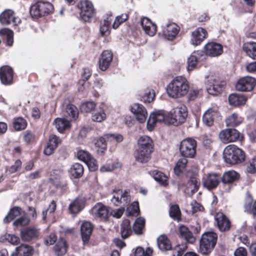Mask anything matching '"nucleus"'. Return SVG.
Segmentation results:
<instances>
[{"label":"nucleus","instance_id":"1","mask_svg":"<svg viewBox=\"0 0 256 256\" xmlns=\"http://www.w3.org/2000/svg\"><path fill=\"white\" fill-rule=\"evenodd\" d=\"M190 90L189 82L181 76L175 77L168 85V94L172 98H180L186 96Z\"/></svg>","mask_w":256,"mask_h":256},{"label":"nucleus","instance_id":"2","mask_svg":"<svg viewBox=\"0 0 256 256\" xmlns=\"http://www.w3.org/2000/svg\"><path fill=\"white\" fill-rule=\"evenodd\" d=\"M54 10V7L51 3L38 0L31 5L30 14L33 20H38L52 14Z\"/></svg>","mask_w":256,"mask_h":256},{"label":"nucleus","instance_id":"3","mask_svg":"<svg viewBox=\"0 0 256 256\" xmlns=\"http://www.w3.org/2000/svg\"><path fill=\"white\" fill-rule=\"evenodd\" d=\"M223 158L227 164H236L244 160V153L236 146L229 145L224 150Z\"/></svg>","mask_w":256,"mask_h":256},{"label":"nucleus","instance_id":"4","mask_svg":"<svg viewBox=\"0 0 256 256\" xmlns=\"http://www.w3.org/2000/svg\"><path fill=\"white\" fill-rule=\"evenodd\" d=\"M217 234L214 232L204 234L200 242V252L202 254H208L214 249L217 240Z\"/></svg>","mask_w":256,"mask_h":256},{"label":"nucleus","instance_id":"5","mask_svg":"<svg viewBox=\"0 0 256 256\" xmlns=\"http://www.w3.org/2000/svg\"><path fill=\"white\" fill-rule=\"evenodd\" d=\"M196 141L191 138L182 140L180 144V150L181 154L185 158L194 157L196 154Z\"/></svg>","mask_w":256,"mask_h":256},{"label":"nucleus","instance_id":"6","mask_svg":"<svg viewBox=\"0 0 256 256\" xmlns=\"http://www.w3.org/2000/svg\"><path fill=\"white\" fill-rule=\"evenodd\" d=\"M80 10V16L86 22H90L94 16L95 10L92 2L88 0H81L78 4Z\"/></svg>","mask_w":256,"mask_h":256},{"label":"nucleus","instance_id":"7","mask_svg":"<svg viewBox=\"0 0 256 256\" xmlns=\"http://www.w3.org/2000/svg\"><path fill=\"white\" fill-rule=\"evenodd\" d=\"M170 124L175 126L184 123L188 116V112L185 106L176 107L170 112Z\"/></svg>","mask_w":256,"mask_h":256},{"label":"nucleus","instance_id":"8","mask_svg":"<svg viewBox=\"0 0 256 256\" xmlns=\"http://www.w3.org/2000/svg\"><path fill=\"white\" fill-rule=\"evenodd\" d=\"M112 194L111 201L116 206L122 204L124 206L130 201V195L126 190H113Z\"/></svg>","mask_w":256,"mask_h":256},{"label":"nucleus","instance_id":"9","mask_svg":"<svg viewBox=\"0 0 256 256\" xmlns=\"http://www.w3.org/2000/svg\"><path fill=\"white\" fill-rule=\"evenodd\" d=\"M256 84V80L254 78L248 76H244L238 81L236 88L239 91L250 92L253 90Z\"/></svg>","mask_w":256,"mask_h":256},{"label":"nucleus","instance_id":"10","mask_svg":"<svg viewBox=\"0 0 256 256\" xmlns=\"http://www.w3.org/2000/svg\"><path fill=\"white\" fill-rule=\"evenodd\" d=\"M110 208L102 203L96 204L92 208V213L96 217L106 220L110 216Z\"/></svg>","mask_w":256,"mask_h":256},{"label":"nucleus","instance_id":"11","mask_svg":"<svg viewBox=\"0 0 256 256\" xmlns=\"http://www.w3.org/2000/svg\"><path fill=\"white\" fill-rule=\"evenodd\" d=\"M238 138L239 132L236 129H225L222 130L219 134L220 141L224 144L234 142Z\"/></svg>","mask_w":256,"mask_h":256},{"label":"nucleus","instance_id":"12","mask_svg":"<svg viewBox=\"0 0 256 256\" xmlns=\"http://www.w3.org/2000/svg\"><path fill=\"white\" fill-rule=\"evenodd\" d=\"M131 112L134 114L136 119L140 123L146 120L148 112L145 108L140 104H134L131 106Z\"/></svg>","mask_w":256,"mask_h":256},{"label":"nucleus","instance_id":"13","mask_svg":"<svg viewBox=\"0 0 256 256\" xmlns=\"http://www.w3.org/2000/svg\"><path fill=\"white\" fill-rule=\"evenodd\" d=\"M208 78L206 89L208 93L212 95H216L220 93L223 86L220 84L219 81L212 76H208Z\"/></svg>","mask_w":256,"mask_h":256},{"label":"nucleus","instance_id":"14","mask_svg":"<svg viewBox=\"0 0 256 256\" xmlns=\"http://www.w3.org/2000/svg\"><path fill=\"white\" fill-rule=\"evenodd\" d=\"M191 43L196 46H199L208 36L207 31L204 28L199 27L192 32Z\"/></svg>","mask_w":256,"mask_h":256},{"label":"nucleus","instance_id":"15","mask_svg":"<svg viewBox=\"0 0 256 256\" xmlns=\"http://www.w3.org/2000/svg\"><path fill=\"white\" fill-rule=\"evenodd\" d=\"M14 72L9 66H5L0 68V79L4 85L11 84L13 82Z\"/></svg>","mask_w":256,"mask_h":256},{"label":"nucleus","instance_id":"16","mask_svg":"<svg viewBox=\"0 0 256 256\" xmlns=\"http://www.w3.org/2000/svg\"><path fill=\"white\" fill-rule=\"evenodd\" d=\"M218 108L216 106H213L208 108L204 114L202 121L206 126H210L213 125L214 120L218 115Z\"/></svg>","mask_w":256,"mask_h":256},{"label":"nucleus","instance_id":"17","mask_svg":"<svg viewBox=\"0 0 256 256\" xmlns=\"http://www.w3.org/2000/svg\"><path fill=\"white\" fill-rule=\"evenodd\" d=\"M214 219L216 225L221 232L228 231L230 228V222L223 213L219 212L216 214Z\"/></svg>","mask_w":256,"mask_h":256},{"label":"nucleus","instance_id":"18","mask_svg":"<svg viewBox=\"0 0 256 256\" xmlns=\"http://www.w3.org/2000/svg\"><path fill=\"white\" fill-rule=\"evenodd\" d=\"M112 57V53L110 50L102 52L99 59V68L102 70L104 71L110 66Z\"/></svg>","mask_w":256,"mask_h":256},{"label":"nucleus","instance_id":"19","mask_svg":"<svg viewBox=\"0 0 256 256\" xmlns=\"http://www.w3.org/2000/svg\"><path fill=\"white\" fill-rule=\"evenodd\" d=\"M220 176L215 173L208 174L203 182V185L208 189L216 188L220 180Z\"/></svg>","mask_w":256,"mask_h":256},{"label":"nucleus","instance_id":"20","mask_svg":"<svg viewBox=\"0 0 256 256\" xmlns=\"http://www.w3.org/2000/svg\"><path fill=\"white\" fill-rule=\"evenodd\" d=\"M39 234L38 230L34 227H30L20 232V236L24 242H29L36 238Z\"/></svg>","mask_w":256,"mask_h":256},{"label":"nucleus","instance_id":"21","mask_svg":"<svg viewBox=\"0 0 256 256\" xmlns=\"http://www.w3.org/2000/svg\"><path fill=\"white\" fill-rule=\"evenodd\" d=\"M180 30V26L175 23H172L167 25L163 33L166 38L168 40H172L175 38Z\"/></svg>","mask_w":256,"mask_h":256},{"label":"nucleus","instance_id":"22","mask_svg":"<svg viewBox=\"0 0 256 256\" xmlns=\"http://www.w3.org/2000/svg\"><path fill=\"white\" fill-rule=\"evenodd\" d=\"M203 56L200 50L194 51L188 58L187 62V70L191 71L196 68L198 62L200 60V58Z\"/></svg>","mask_w":256,"mask_h":256},{"label":"nucleus","instance_id":"23","mask_svg":"<svg viewBox=\"0 0 256 256\" xmlns=\"http://www.w3.org/2000/svg\"><path fill=\"white\" fill-rule=\"evenodd\" d=\"M60 142V140L55 135H50L46 148L44 150V154L50 156L52 154L58 144Z\"/></svg>","mask_w":256,"mask_h":256},{"label":"nucleus","instance_id":"24","mask_svg":"<svg viewBox=\"0 0 256 256\" xmlns=\"http://www.w3.org/2000/svg\"><path fill=\"white\" fill-rule=\"evenodd\" d=\"M138 148L148 150L152 152L153 142L152 138L147 136H142L138 140Z\"/></svg>","mask_w":256,"mask_h":256},{"label":"nucleus","instance_id":"25","mask_svg":"<svg viewBox=\"0 0 256 256\" xmlns=\"http://www.w3.org/2000/svg\"><path fill=\"white\" fill-rule=\"evenodd\" d=\"M200 186V182H198L195 177H192L186 184L184 192L192 196L198 191Z\"/></svg>","mask_w":256,"mask_h":256},{"label":"nucleus","instance_id":"26","mask_svg":"<svg viewBox=\"0 0 256 256\" xmlns=\"http://www.w3.org/2000/svg\"><path fill=\"white\" fill-rule=\"evenodd\" d=\"M92 230V224L88 222H84L81 226V235L82 240L84 244H86L89 241Z\"/></svg>","mask_w":256,"mask_h":256},{"label":"nucleus","instance_id":"27","mask_svg":"<svg viewBox=\"0 0 256 256\" xmlns=\"http://www.w3.org/2000/svg\"><path fill=\"white\" fill-rule=\"evenodd\" d=\"M247 98L243 95L237 94H231L228 97V102L230 105L239 106L246 104Z\"/></svg>","mask_w":256,"mask_h":256},{"label":"nucleus","instance_id":"28","mask_svg":"<svg viewBox=\"0 0 256 256\" xmlns=\"http://www.w3.org/2000/svg\"><path fill=\"white\" fill-rule=\"evenodd\" d=\"M152 152L138 148L135 154L136 160L140 163L147 162L150 158Z\"/></svg>","mask_w":256,"mask_h":256},{"label":"nucleus","instance_id":"29","mask_svg":"<svg viewBox=\"0 0 256 256\" xmlns=\"http://www.w3.org/2000/svg\"><path fill=\"white\" fill-rule=\"evenodd\" d=\"M0 22L3 24H8L14 22V12L10 10H4L0 14Z\"/></svg>","mask_w":256,"mask_h":256},{"label":"nucleus","instance_id":"30","mask_svg":"<svg viewBox=\"0 0 256 256\" xmlns=\"http://www.w3.org/2000/svg\"><path fill=\"white\" fill-rule=\"evenodd\" d=\"M243 121V118L238 114L234 113L230 114L226 120L228 126L234 127L240 124Z\"/></svg>","mask_w":256,"mask_h":256},{"label":"nucleus","instance_id":"31","mask_svg":"<svg viewBox=\"0 0 256 256\" xmlns=\"http://www.w3.org/2000/svg\"><path fill=\"white\" fill-rule=\"evenodd\" d=\"M239 176V174L236 171L229 170L223 174L222 180L224 184H230L238 180Z\"/></svg>","mask_w":256,"mask_h":256},{"label":"nucleus","instance_id":"32","mask_svg":"<svg viewBox=\"0 0 256 256\" xmlns=\"http://www.w3.org/2000/svg\"><path fill=\"white\" fill-rule=\"evenodd\" d=\"M24 212L19 207H14L12 209L8 215L4 218L5 222H9L14 218H18Z\"/></svg>","mask_w":256,"mask_h":256},{"label":"nucleus","instance_id":"33","mask_svg":"<svg viewBox=\"0 0 256 256\" xmlns=\"http://www.w3.org/2000/svg\"><path fill=\"white\" fill-rule=\"evenodd\" d=\"M157 244L158 248L162 250H168L171 249L170 242L165 235H160L158 238Z\"/></svg>","mask_w":256,"mask_h":256},{"label":"nucleus","instance_id":"34","mask_svg":"<svg viewBox=\"0 0 256 256\" xmlns=\"http://www.w3.org/2000/svg\"><path fill=\"white\" fill-rule=\"evenodd\" d=\"M54 250L58 256L64 255L67 251L66 240L60 238L54 246Z\"/></svg>","mask_w":256,"mask_h":256},{"label":"nucleus","instance_id":"35","mask_svg":"<svg viewBox=\"0 0 256 256\" xmlns=\"http://www.w3.org/2000/svg\"><path fill=\"white\" fill-rule=\"evenodd\" d=\"M179 232L181 236L186 242L190 243L194 242L195 238L187 227L184 226H180L179 228Z\"/></svg>","mask_w":256,"mask_h":256},{"label":"nucleus","instance_id":"36","mask_svg":"<svg viewBox=\"0 0 256 256\" xmlns=\"http://www.w3.org/2000/svg\"><path fill=\"white\" fill-rule=\"evenodd\" d=\"M132 233L130 226V221L128 220H124L120 226V234L122 238H128Z\"/></svg>","mask_w":256,"mask_h":256},{"label":"nucleus","instance_id":"37","mask_svg":"<svg viewBox=\"0 0 256 256\" xmlns=\"http://www.w3.org/2000/svg\"><path fill=\"white\" fill-rule=\"evenodd\" d=\"M84 202L82 199L76 198L69 206V209L71 213L75 214L78 213L84 208Z\"/></svg>","mask_w":256,"mask_h":256},{"label":"nucleus","instance_id":"38","mask_svg":"<svg viewBox=\"0 0 256 256\" xmlns=\"http://www.w3.org/2000/svg\"><path fill=\"white\" fill-rule=\"evenodd\" d=\"M54 124L60 132H63L70 126L69 121L64 118H56L54 120Z\"/></svg>","mask_w":256,"mask_h":256},{"label":"nucleus","instance_id":"39","mask_svg":"<svg viewBox=\"0 0 256 256\" xmlns=\"http://www.w3.org/2000/svg\"><path fill=\"white\" fill-rule=\"evenodd\" d=\"M152 175L155 180L157 181L161 185L166 186L168 184V178L167 176L162 172L154 170L152 172Z\"/></svg>","mask_w":256,"mask_h":256},{"label":"nucleus","instance_id":"40","mask_svg":"<svg viewBox=\"0 0 256 256\" xmlns=\"http://www.w3.org/2000/svg\"><path fill=\"white\" fill-rule=\"evenodd\" d=\"M0 34H6V36L4 39V42L7 46H12L14 44V32L10 30H0Z\"/></svg>","mask_w":256,"mask_h":256},{"label":"nucleus","instance_id":"41","mask_svg":"<svg viewBox=\"0 0 256 256\" xmlns=\"http://www.w3.org/2000/svg\"><path fill=\"white\" fill-rule=\"evenodd\" d=\"M70 172L74 178H80L84 173V168L82 164L76 163L70 168Z\"/></svg>","mask_w":256,"mask_h":256},{"label":"nucleus","instance_id":"42","mask_svg":"<svg viewBox=\"0 0 256 256\" xmlns=\"http://www.w3.org/2000/svg\"><path fill=\"white\" fill-rule=\"evenodd\" d=\"M152 114H154L157 122H164L167 124H170L169 113L167 115H165L162 111H156Z\"/></svg>","mask_w":256,"mask_h":256},{"label":"nucleus","instance_id":"43","mask_svg":"<svg viewBox=\"0 0 256 256\" xmlns=\"http://www.w3.org/2000/svg\"><path fill=\"white\" fill-rule=\"evenodd\" d=\"M16 250L19 251L22 256H32L34 253V248L26 244H22L16 247Z\"/></svg>","mask_w":256,"mask_h":256},{"label":"nucleus","instance_id":"44","mask_svg":"<svg viewBox=\"0 0 256 256\" xmlns=\"http://www.w3.org/2000/svg\"><path fill=\"white\" fill-rule=\"evenodd\" d=\"M106 118V114L104 110L100 108L94 111L92 116V119L93 121L101 122Z\"/></svg>","mask_w":256,"mask_h":256},{"label":"nucleus","instance_id":"45","mask_svg":"<svg viewBox=\"0 0 256 256\" xmlns=\"http://www.w3.org/2000/svg\"><path fill=\"white\" fill-rule=\"evenodd\" d=\"M145 220L144 218H140L135 221L133 226V230L136 234H140L144 226Z\"/></svg>","mask_w":256,"mask_h":256},{"label":"nucleus","instance_id":"46","mask_svg":"<svg viewBox=\"0 0 256 256\" xmlns=\"http://www.w3.org/2000/svg\"><path fill=\"white\" fill-rule=\"evenodd\" d=\"M188 160L185 158H180L177 162L174 168V171L175 173L178 175L185 168L187 164Z\"/></svg>","mask_w":256,"mask_h":256},{"label":"nucleus","instance_id":"47","mask_svg":"<svg viewBox=\"0 0 256 256\" xmlns=\"http://www.w3.org/2000/svg\"><path fill=\"white\" fill-rule=\"evenodd\" d=\"M111 22L108 20V18L104 20V23L102 26H100V34L102 36H108L110 34V25Z\"/></svg>","mask_w":256,"mask_h":256},{"label":"nucleus","instance_id":"48","mask_svg":"<svg viewBox=\"0 0 256 256\" xmlns=\"http://www.w3.org/2000/svg\"><path fill=\"white\" fill-rule=\"evenodd\" d=\"M170 216L174 220H179L180 219V208L177 205L170 206L169 210Z\"/></svg>","mask_w":256,"mask_h":256},{"label":"nucleus","instance_id":"49","mask_svg":"<svg viewBox=\"0 0 256 256\" xmlns=\"http://www.w3.org/2000/svg\"><path fill=\"white\" fill-rule=\"evenodd\" d=\"M5 240L13 245H17L20 242L19 238L13 234H6L1 236L0 241L4 242Z\"/></svg>","mask_w":256,"mask_h":256},{"label":"nucleus","instance_id":"50","mask_svg":"<svg viewBox=\"0 0 256 256\" xmlns=\"http://www.w3.org/2000/svg\"><path fill=\"white\" fill-rule=\"evenodd\" d=\"M66 112L68 116L74 120L78 116V112L76 108L72 104H68L66 106Z\"/></svg>","mask_w":256,"mask_h":256},{"label":"nucleus","instance_id":"51","mask_svg":"<svg viewBox=\"0 0 256 256\" xmlns=\"http://www.w3.org/2000/svg\"><path fill=\"white\" fill-rule=\"evenodd\" d=\"M30 222V219L24 212L21 216L18 218L13 223L15 226H24Z\"/></svg>","mask_w":256,"mask_h":256},{"label":"nucleus","instance_id":"52","mask_svg":"<svg viewBox=\"0 0 256 256\" xmlns=\"http://www.w3.org/2000/svg\"><path fill=\"white\" fill-rule=\"evenodd\" d=\"M128 18V14H122L120 16H116L112 24L113 28H118L120 24L126 21Z\"/></svg>","mask_w":256,"mask_h":256},{"label":"nucleus","instance_id":"53","mask_svg":"<svg viewBox=\"0 0 256 256\" xmlns=\"http://www.w3.org/2000/svg\"><path fill=\"white\" fill-rule=\"evenodd\" d=\"M152 252V250L148 248L144 250L142 247H138L134 251V256H150Z\"/></svg>","mask_w":256,"mask_h":256},{"label":"nucleus","instance_id":"54","mask_svg":"<svg viewBox=\"0 0 256 256\" xmlns=\"http://www.w3.org/2000/svg\"><path fill=\"white\" fill-rule=\"evenodd\" d=\"M252 200L250 196L248 198V203L245 204V209L248 212L256 216V201L252 205Z\"/></svg>","mask_w":256,"mask_h":256},{"label":"nucleus","instance_id":"55","mask_svg":"<svg viewBox=\"0 0 256 256\" xmlns=\"http://www.w3.org/2000/svg\"><path fill=\"white\" fill-rule=\"evenodd\" d=\"M13 124L16 130H20L24 129L26 127V122L24 118H18L14 120Z\"/></svg>","mask_w":256,"mask_h":256},{"label":"nucleus","instance_id":"56","mask_svg":"<svg viewBox=\"0 0 256 256\" xmlns=\"http://www.w3.org/2000/svg\"><path fill=\"white\" fill-rule=\"evenodd\" d=\"M140 211L138 204L134 202H132L128 208H127L128 216L137 215Z\"/></svg>","mask_w":256,"mask_h":256},{"label":"nucleus","instance_id":"57","mask_svg":"<svg viewBox=\"0 0 256 256\" xmlns=\"http://www.w3.org/2000/svg\"><path fill=\"white\" fill-rule=\"evenodd\" d=\"M106 140L104 136L100 138L96 142V146L98 147V152L103 153L106 149Z\"/></svg>","mask_w":256,"mask_h":256},{"label":"nucleus","instance_id":"58","mask_svg":"<svg viewBox=\"0 0 256 256\" xmlns=\"http://www.w3.org/2000/svg\"><path fill=\"white\" fill-rule=\"evenodd\" d=\"M155 97V93L154 90H148L142 94V98L144 102H150Z\"/></svg>","mask_w":256,"mask_h":256},{"label":"nucleus","instance_id":"59","mask_svg":"<svg viewBox=\"0 0 256 256\" xmlns=\"http://www.w3.org/2000/svg\"><path fill=\"white\" fill-rule=\"evenodd\" d=\"M223 49H204V52L200 50L201 52H204L206 56L214 57L217 56L223 52Z\"/></svg>","mask_w":256,"mask_h":256},{"label":"nucleus","instance_id":"60","mask_svg":"<svg viewBox=\"0 0 256 256\" xmlns=\"http://www.w3.org/2000/svg\"><path fill=\"white\" fill-rule=\"evenodd\" d=\"M78 158L86 163L92 158L90 154L85 150H80L78 152Z\"/></svg>","mask_w":256,"mask_h":256},{"label":"nucleus","instance_id":"61","mask_svg":"<svg viewBox=\"0 0 256 256\" xmlns=\"http://www.w3.org/2000/svg\"><path fill=\"white\" fill-rule=\"evenodd\" d=\"M95 104L92 102H88L83 103L80 106L81 110L84 112H88L94 109Z\"/></svg>","mask_w":256,"mask_h":256},{"label":"nucleus","instance_id":"62","mask_svg":"<svg viewBox=\"0 0 256 256\" xmlns=\"http://www.w3.org/2000/svg\"><path fill=\"white\" fill-rule=\"evenodd\" d=\"M186 249V246L181 244L176 246L172 250L173 256H182L184 251Z\"/></svg>","mask_w":256,"mask_h":256},{"label":"nucleus","instance_id":"63","mask_svg":"<svg viewBox=\"0 0 256 256\" xmlns=\"http://www.w3.org/2000/svg\"><path fill=\"white\" fill-rule=\"evenodd\" d=\"M56 204L54 200H52V202L49 204L48 208L46 211H43L42 212V218L44 220L46 219V216L48 212L49 214H52L54 212L56 209Z\"/></svg>","mask_w":256,"mask_h":256},{"label":"nucleus","instance_id":"64","mask_svg":"<svg viewBox=\"0 0 256 256\" xmlns=\"http://www.w3.org/2000/svg\"><path fill=\"white\" fill-rule=\"evenodd\" d=\"M125 210V208L124 207H121L119 208L113 210H110V216H112L113 217L119 218H120L122 215L123 214Z\"/></svg>","mask_w":256,"mask_h":256}]
</instances>
